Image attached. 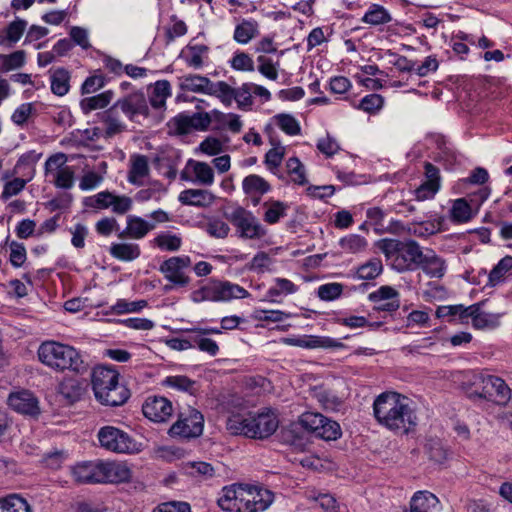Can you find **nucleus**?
Listing matches in <instances>:
<instances>
[{
	"mask_svg": "<svg viewBox=\"0 0 512 512\" xmlns=\"http://www.w3.org/2000/svg\"><path fill=\"white\" fill-rule=\"evenodd\" d=\"M376 420L390 430L408 432L416 426L417 417L409 399L396 392H384L373 403Z\"/></svg>",
	"mask_w": 512,
	"mask_h": 512,
	"instance_id": "obj_1",
	"label": "nucleus"
},
{
	"mask_svg": "<svg viewBox=\"0 0 512 512\" xmlns=\"http://www.w3.org/2000/svg\"><path fill=\"white\" fill-rule=\"evenodd\" d=\"M378 247L393 270L403 273L419 269L423 250L415 240L386 238L378 242Z\"/></svg>",
	"mask_w": 512,
	"mask_h": 512,
	"instance_id": "obj_2",
	"label": "nucleus"
},
{
	"mask_svg": "<svg viewBox=\"0 0 512 512\" xmlns=\"http://www.w3.org/2000/svg\"><path fill=\"white\" fill-rule=\"evenodd\" d=\"M95 398L106 406H121L130 397L129 390L119 383V373L112 367L97 366L92 372Z\"/></svg>",
	"mask_w": 512,
	"mask_h": 512,
	"instance_id": "obj_3",
	"label": "nucleus"
},
{
	"mask_svg": "<svg viewBox=\"0 0 512 512\" xmlns=\"http://www.w3.org/2000/svg\"><path fill=\"white\" fill-rule=\"evenodd\" d=\"M39 360L56 370L83 374L88 370L82 355L74 347L55 341H46L38 349Z\"/></svg>",
	"mask_w": 512,
	"mask_h": 512,
	"instance_id": "obj_4",
	"label": "nucleus"
},
{
	"mask_svg": "<svg viewBox=\"0 0 512 512\" xmlns=\"http://www.w3.org/2000/svg\"><path fill=\"white\" fill-rule=\"evenodd\" d=\"M249 292L238 284L229 281L210 280L199 289L191 293L193 302L203 301L225 302L232 299H242L249 296Z\"/></svg>",
	"mask_w": 512,
	"mask_h": 512,
	"instance_id": "obj_5",
	"label": "nucleus"
},
{
	"mask_svg": "<svg viewBox=\"0 0 512 512\" xmlns=\"http://www.w3.org/2000/svg\"><path fill=\"white\" fill-rule=\"evenodd\" d=\"M471 397H479L498 405H506L511 398V390L505 381L493 375H480L474 382Z\"/></svg>",
	"mask_w": 512,
	"mask_h": 512,
	"instance_id": "obj_6",
	"label": "nucleus"
},
{
	"mask_svg": "<svg viewBox=\"0 0 512 512\" xmlns=\"http://www.w3.org/2000/svg\"><path fill=\"white\" fill-rule=\"evenodd\" d=\"M204 416L195 408L187 407L179 412L177 421L169 428L171 437L184 439L197 438L202 435Z\"/></svg>",
	"mask_w": 512,
	"mask_h": 512,
	"instance_id": "obj_7",
	"label": "nucleus"
},
{
	"mask_svg": "<svg viewBox=\"0 0 512 512\" xmlns=\"http://www.w3.org/2000/svg\"><path fill=\"white\" fill-rule=\"evenodd\" d=\"M225 217L233 224L241 238L260 239L267 233L255 215L241 206L225 213Z\"/></svg>",
	"mask_w": 512,
	"mask_h": 512,
	"instance_id": "obj_8",
	"label": "nucleus"
},
{
	"mask_svg": "<svg viewBox=\"0 0 512 512\" xmlns=\"http://www.w3.org/2000/svg\"><path fill=\"white\" fill-rule=\"evenodd\" d=\"M101 447L115 453H133L138 450L135 440L126 432L113 426H104L98 431Z\"/></svg>",
	"mask_w": 512,
	"mask_h": 512,
	"instance_id": "obj_9",
	"label": "nucleus"
},
{
	"mask_svg": "<svg viewBox=\"0 0 512 512\" xmlns=\"http://www.w3.org/2000/svg\"><path fill=\"white\" fill-rule=\"evenodd\" d=\"M67 155L56 153L50 156L44 166L45 175L53 176V184L60 189H71L75 182V170L66 165Z\"/></svg>",
	"mask_w": 512,
	"mask_h": 512,
	"instance_id": "obj_10",
	"label": "nucleus"
},
{
	"mask_svg": "<svg viewBox=\"0 0 512 512\" xmlns=\"http://www.w3.org/2000/svg\"><path fill=\"white\" fill-rule=\"evenodd\" d=\"M246 496V485L232 484L222 488L217 503L226 512H247Z\"/></svg>",
	"mask_w": 512,
	"mask_h": 512,
	"instance_id": "obj_11",
	"label": "nucleus"
},
{
	"mask_svg": "<svg viewBox=\"0 0 512 512\" xmlns=\"http://www.w3.org/2000/svg\"><path fill=\"white\" fill-rule=\"evenodd\" d=\"M191 265L188 256H174L165 260L160 266V272L175 286L185 287L190 283V278L184 272Z\"/></svg>",
	"mask_w": 512,
	"mask_h": 512,
	"instance_id": "obj_12",
	"label": "nucleus"
},
{
	"mask_svg": "<svg viewBox=\"0 0 512 512\" xmlns=\"http://www.w3.org/2000/svg\"><path fill=\"white\" fill-rule=\"evenodd\" d=\"M248 437L254 439H264L271 436L278 428L279 422L277 416L272 412H262L258 414L249 413Z\"/></svg>",
	"mask_w": 512,
	"mask_h": 512,
	"instance_id": "obj_13",
	"label": "nucleus"
},
{
	"mask_svg": "<svg viewBox=\"0 0 512 512\" xmlns=\"http://www.w3.org/2000/svg\"><path fill=\"white\" fill-rule=\"evenodd\" d=\"M142 412L150 421L164 423L172 416L173 406L163 396H149L142 405Z\"/></svg>",
	"mask_w": 512,
	"mask_h": 512,
	"instance_id": "obj_14",
	"label": "nucleus"
},
{
	"mask_svg": "<svg viewBox=\"0 0 512 512\" xmlns=\"http://www.w3.org/2000/svg\"><path fill=\"white\" fill-rule=\"evenodd\" d=\"M114 105L132 121L138 116L147 117L149 115L146 97L141 92L131 93L117 100Z\"/></svg>",
	"mask_w": 512,
	"mask_h": 512,
	"instance_id": "obj_15",
	"label": "nucleus"
},
{
	"mask_svg": "<svg viewBox=\"0 0 512 512\" xmlns=\"http://www.w3.org/2000/svg\"><path fill=\"white\" fill-rule=\"evenodd\" d=\"M71 474L79 484L101 483V461L78 463L71 468Z\"/></svg>",
	"mask_w": 512,
	"mask_h": 512,
	"instance_id": "obj_16",
	"label": "nucleus"
},
{
	"mask_svg": "<svg viewBox=\"0 0 512 512\" xmlns=\"http://www.w3.org/2000/svg\"><path fill=\"white\" fill-rule=\"evenodd\" d=\"M247 512H262L266 510L274 500V494L262 487L246 486Z\"/></svg>",
	"mask_w": 512,
	"mask_h": 512,
	"instance_id": "obj_17",
	"label": "nucleus"
},
{
	"mask_svg": "<svg viewBox=\"0 0 512 512\" xmlns=\"http://www.w3.org/2000/svg\"><path fill=\"white\" fill-rule=\"evenodd\" d=\"M8 405L21 414L37 415L39 413L36 397L27 390L11 393L8 397Z\"/></svg>",
	"mask_w": 512,
	"mask_h": 512,
	"instance_id": "obj_18",
	"label": "nucleus"
},
{
	"mask_svg": "<svg viewBox=\"0 0 512 512\" xmlns=\"http://www.w3.org/2000/svg\"><path fill=\"white\" fill-rule=\"evenodd\" d=\"M101 483H122L130 480L132 473L126 463L101 461Z\"/></svg>",
	"mask_w": 512,
	"mask_h": 512,
	"instance_id": "obj_19",
	"label": "nucleus"
},
{
	"mask_svg": "<svg viewBox=\"0 0 512 512\" xmlns=\"http://www.w3.org/2000/svg\"><path fill=\"white\" fill-rule=\"evenodd\" d=\"M181 204L195 207H209L215 201L212 192L204 189H186L178 197Z\"/></svg>",
	"mask_w": 512,
	"mask_h": 512,
	"instance_id": "obj_20",
	"label": "nucleus"
},
{
	"mask_svg": "<svg viewBox=\"0 0 512 512\" xmlns=\"http://www.w3.org/2000/svg\"><path fill=\"white\" fill-rule=\"evenodd\" d=\"M419 268L431 278H442L445 274V260L439 257L433 250L423 251Z\"/></svg>",
	"mask_w": 512,
	"mask_h": 512,
	"instance_id": "obj_21",
	"label": "nucleus"
},
{
	"mask_svg": "<svg viewBox=\"0 0 512 512\" xmlns=\"http://www.w3.org/2000/svg\"><path fill=\"white\" fill-rule=\"evenodd\" d=\"M209 47L204 44H189L180 53L188 67L195 70L201 69L204 66L205 58H207Z\"/></svg>",
	"mask_w": 512,
	"mask_h": 512,
	"instance_id": "obj_22",
	"label": "nucleus"
},
{
	"mask_svg": "<svg viewBox=\"0 0 512 512\" xmlns=\"http://www.w3.org/2000/svg\"><path fill=\"white\" fill-rule=\"evenodd\" d=\"M27 25V21L21 18L10 22L6 28L0 30V45L13 47L22 37Z\"/></svg>",
	"mask_w": 512,
	"mask_h": 512,
	"instance_id": "obj_23",
	"label": "nucleus"
},
{
	"mask_svg": "<svg viewBox=\"0 0 512 512\" xmlns=\"http://www.w3.org/2000/svg\"><path fill=\"white\" fill-rule=\"evenodd\" d=\"M155 228V224L149 223L138 216H128L127 227L118 236L124 238L126 236L133 239H141L147 233Z\"/></svg>",
	"mask_w": 512,
	"mask_h": 512,
	"instance_id": "obj_24",
	"label": "nucleus"
},
{
	"mask_svg": "<svg viewBox=\"0 0 512 512\" xmlns=\"http://www.w3.org/2000/svg\"><path fill=\"white\" fill-rule=\"evenodd\" d=\"M212 81L205 76L189 74L179 78V87L183 91L208 94Z\"/></svg>",
	"mask_w": 512,
	"mask_h": 512,
	"instance_id": "obj_25",
	"label": "nucleus"
},
{
	"mask_svg": "<svg viewBox=\"0 0 512 512\" xmlns=\"http://www.w3.org/2000/svg\"><path fill=\"white\" fill-rule=\"evenodd\" d=\"M243 192L248 196H263L271 190L270 184L257 174H250L242 181Z\"/></svg>",
	"mask_w": 512,
	"mask_h": 512,
	"instance_id": "obj_26",
	"label": "nucleus"
},
{
	"mask_svg": "<svg viewBox=\"0 0 512 512\" xmlns=\"http://www.w3.org/2000/svg\"><path fill=\"white\" fill-rule=\"evenodd\" d=\"M438 498L428 491H418L410 502V511L431 512L438 505Z\"/></svg>",
	"mask_w": 512,
	"mask_h": 512,
	"instance_id": "obj_27",
	"label": "nucleus"
},
{
	"mask_svg": "<svg viewBox=\"0 0 512 512\" xmlns=\"http://www.w3.org/2000/svg\"><path fill=\"white\" fill-rule=\"evenodd\" d=\"M110 255L120 261H133L140 256V247L135 243H114L110 247Z\"/></svg>",
	"mask_w": 512,
	"mask_h": 512,
	"instance_id": "obj_28",
	"label": "nucleus"
},
{
	"mask_svg": "<svg viewBox=\"0 0 512 512\" xmlns=\"http://www.w3.org/2000/svg\"><path fill=\"white\" fill-rule=\"evenodd\" d=\"M51 91L57 96H64L70 89V73L65 68L51 70Z\"/></svg>",
	"mask_w": 512,
	"mask_h": 512,
	"instance_id": "obj_29",
	"label": "nucleus"
},
{
	"mask_svg": "<svg viewBox=\"0 0 512 512\" xmlns=\"http://www.w3.org/2000/svg\"><path fill=\"white\" fill-rule=\"evenodd\" d=\"M149 173L147 157L135 155L131 158V167L128 173V181L135 185L142 184V179Z\"/></svg>",
	"mask_w": 512,
	"mask_h": 512,
	"instance_id": "obj_30",
	"label": "nucleus"
},
{
	"mask_svg": "<svg viewBox=\"0 0 512 512\" xmlns=\"http://www.w3.org/2000/svg\"><path fill=\"white\" fill-rule=\"evenodd\" d=\"M258 34V23L255 20L243 19L235 27L233 39L239 44H247Z\"/></svg>",
	"mask_w": 512,
	"mask_h": 512,
	"instance_id": "obj_31",
	"label": "nucleus"
},
{
	"mask_svg": "<svg viewBox=\"0 0 512 512\" xmlns=\"http://www.w3.org/2000/svg\"><path fill=\"white\" fill-rule=\"evenodd\" d=\"M113 95L114 93L108 90L98 95L84 98L80 102L81 110L84 114H89L93 110L105 108L111 102Z\"/></svg>",
	"mask_w": 512,
	"mask_h": 512,
	"instance_id": "obj_32",
	"label": "nucleus"
},
{
	"mask_svg": "<svg viewBox=\"0 0 512 512\" xmlns=\"http://www.w3.org/2000/svg\"><path fill=\"white\" fill-rule=\"evenodd\" d=\"M171 95V86L167 80H159L154 84L153 90L149 96V102L155 109H161L165 106L167 98Z\"/></svg>",
	"mask_w": 512,
	"mask_h": 512,
	"instance_id": "obj_33",
	"label": "nucleus"
},
{
	"mask_svg": "<svg viewBox=\"0 0 512 512\" xmlns=\"http://www.w3.org/2000/svg\"><path fill=\"white\" fill-rule=\"evenodd\" d=\"M119 112L118 108L113 104L103 113V120L106 125L105 134L108 137L121 133L125 129V124L119 119Z\"/></svg>",
	"mask_w": 512,
	"mask_h": 512,
	"instance_id": "obj_34",
	"label": "nucleus"
},
{
	"mask_svg": "<svg viewBox=\"0 0 512 512\" xmlns=\"http://www.w3.org/2000/svg\"><path fill=\"white\" fill-rule=\"evenodd\" d=\"M163 385L179 391L188 392L191 395H195L198 391L196 381L184 375L168 376L163 380Z\"/></svg>",
	"mask_w": 512,
	"mask_h": 512,
	"instance_id": "obj_35",
	"label": "nucleus"
},
{
	"mask_svg": "<svg viewBox=\"0 0 512 512\" xmlns=\"http://www.w3.org/2000/svg\"><path fill=\"white\" fill-rule=\"evenodd\" d=\"M0 512H31L27 500L17 494L0 499Z\"/></svg>",
	"mask_w": 512,
	"mask_h": 512,
	"instance_id": "obj_36",
	"label": "nucleus"
},
{
	"mask_svg": "<svg viewBox=\"0 0 512 512\" xmlns=\"http://www.w3.org/2000/svg\"><path fill=\"white\" fill-rule=\"evenodd\" d=\"M362 22L370 25H381L392 20L390 13L381 5L373 4L362 17Z\"/></svg>",
	"mask_w": 512,
	"mask_h": 512,
	"instance_id": "obj_37",
	"label": "nucleus"
},
{
	"mask_svg": "<svg viewBox=\"0 0 512 512\" xmlns=\"http://www.w3.org/2000/svg\"><path fill=\"white\" fill-rule=\"evenodd\" d=\"M512 270V256L503 257L488 275V284L492 287L503 282L506 274Z\"/></svg>",
	"mask_w": 512,
	"mask_h": 512,
	"instance_id": "obj_38",
	"label": "nucleus"
},
{
	"mask_svg": "<svg viewBox=\"0 0 512 512\" xmlns=\"http://www.w3.org/2000/svg\"><path fill=\"white\" fill-rule=\"evenodd\" d=\"M264 206H267V210L264 213L263 219L268 224H276L281 218L286 216L288 204L274 200L265 202Z\"/></svg>",
	"mask_w": 512,
	"mask_h": 512,
	"instance_id": "obj_39",
	"label": "nucleus"
},
{
	"mask_svg": "<svg viewBox=\"0 0 512 512\" xmlns=\"http://www.w3.org/2000/svg\"><path fill=\"white\" fill-rule=\"evenodd\" d=\"M191 334V340L194 347H197L200 351L209 354L210 356H216L219 352V346L213 339L207 337L202 333H195L193 329L188 331Z\"/></svg>",
	"mask_w": 512,
	"mask_h": 512,
	"instance_id": "obj_40",
	"label": "nucleus"
},
{
	"mask_svg": "<svg viewBox=\"0 0 512 512\" xmlns=\"http://www.w3.org/2000/svg\"><path fill=\"white\" fill-rule=\"evenodd\" d=\"M249 425V414H232L226 422V428L231 434L246 437H248L247 429H249Z\"/></svg>",
	"mask_w": 512,
	"mask_h": 512,
	"instance_id": "obj_41",
	"label": "nucleus"
},
{
	"mask_svg": "<svg viewBox=\"0 0 512 512\" xmlns=\"http://www.w3.org/2000/svg\"><path fill=\"white\" fill-rule=\"evenodd\" d=\"M383 271V265L380 259L373 258L358 267L357 278L361 280H373Z\"/></svg>",
	"mask_w": 512,
	"mask_h": 512,
	"instance_id": "obj_42",
	"label": "nucleus"
},
{
	"mask_svg": "<svg viewBox=\"0 0 512 512\" xmlns=\"http://www.w3.org/2000/svg\"><path fill=\"white\" fill-rule=\"evenodd\" d=\"M430 460L436 463H443L448 459L449 450L439 439H429L425 445Z\"/></svg>",
	"mask_w": 512,
	"mask_h": 512,
	"instance_id": "obj_43",
	"label": "nucleus"
},
{
	"mask_svg": "<svg viewBox=\"0 0 512 512\" xmlns=\"http://www.w3.org/2000/svg\"><path fill=\"white\" fill-rule=\"evenodd\" d=\"M276 125L287 135L295 136L300 134L301 127L299 122L290 114L281 113L274 116Z\"/></svg>",
	"mask_w": 512,
	"mask_h": 512,
	"instance_id": "obj_44",
	"label": "nucleus"
},
{
	"mask_svg": "<svg viewBox=\"0 0 512 512\" xmlns=\"http://www.w3.org/2000/svg\"><path fill=\"white\" fill-rule=\"evenodd\" d=\"M209 95L219 98L221 102L227 106L231 105L235 97L234 88L224 81L212 82Z\"/></svg>",
	"mask_w": 512,
	"mask_h": 512,
	"instance_id": "obj_45",
	"label": "nucleus"
},
{
	"mask_svg": "<svg viewBox=\"0 0 512 512\" xmlns=\"http://www.w3.org/2000/svg\"><path fill=\"white\" fill-rule=\"evenodd\" d=\"M339 245L343 251L348 253H358L367 247V240L357 234H350L340 239Z\"/></svg>",
	"mask_w": 512,
	"mask_h": 512,
	"instance_id": "obj_46",
	"label": "nucleus"
},
{
	"mask_svg": "<svg viewBox=\"0 0 512 512\" xmlns=\"http://www.w3.org/2000/svg\"><path fill=\"white\" fill-rule=\"evenodd\" d=\"M326 419L327 417L320 413L305 412L300 416L299 423L305 430L313 433L316 436L318 433V428L322 427Z\"/></svg>",
	"mask_w": 512,
	"mask_h": 512,
	"instance_id": "obj_47",
	"label": "nucleus"
},
{
	"mask_svg": "<svg viewBox=\"0 0 512 512\" xmlns=\"http://www.w3.org/2000/svg\"><path fill=\"white\" fill-rule=\"evenodd\" d=\"M453 221L464 223L472 218V209L466 199L460 198L454 201L451 209Z\"/></svg>",
	"mask_w": 512,
	"mask_h": 512,
	"instance_id": "obj_48",
	"label": "nucleus"
},
{
	"mask_svg": "<svg viewBox=\"0 0 512 512\" xmlns=\"http://www.w3.org/2000/svg\"><path fill=\"white\" fill-rule=\"evenodd\" d=\"M146 306H147V301H145V300L128 302L125 299H119L116 302V304H114L113 306L110 307L109 313H114V314L120 315V314H124V313L139 312ZM106 314H108V312Z\"/></svg>",
	"mask_w": 512,
	"mask_h": 512,
	"instance_id": "obj_49",
	"label": "nucleus"
},
{
	"mask_svg": "<svg viewBox=\"0 0 512 512\" xmlns=\"http://www.w3.org/2000/svg\"><path fill=\"white\" fill-rule=\"evenodd\" d=\"M252 87L253 83H244L241 87L234 88V100L242 110L250 109L253 104Z\"/></svg>",
	"mask_w": 512,
	"mask_h": 512,
	"instance_id": "obj_50",
	"label": "nucleus"
},
{
	"mask_svg": "<svg viewBox=\"0 0 512 512\" xmlns=\"http://www.w3.org/2000/svg\"><path fill=\"white\" fill-rule=\"evenodd\" d=\"M340 425L329 418L325 420L322 427L318 428L316 437L321 438L325 441L337 440L341 436Z\"/></svg>",
	"mask_w": 512,
	"mask_h": 512,
	"instance_id": "obj_51",
	"label": "nucleus"
},
{
	"mask_svg": "<svg viewBox=\"0 0 512 512\" xmlns=\"http://www.w3.org/2000/svg\"><path fill=\"white\" fill-rule=\"evenodd\" d=\"M288 173L292 176L294 183L304 185L307 183L304 165L297 157H291L286 163Z\"/></svg>",
	"mask_w": 512,
	"mask_h": 512,
	"instance_id": "obj_52",
	"label": "nucleus"
},
{
	"mask_svg": "<svg viewBox=\"0 0 512 512\" xmlns=\"http://www.w3.org/2000/svg\"><path fill=\"white\" fill-rule=\"evenodd\" d=\"M258 62V71L260 74H262L264 77H266L269 80L275 81L278 79V62H273L272 59L264 56L259 55L257 57Z\"/></svg>",
	"mask_w": 512,
	"mask_h": 512,
	"instance_id": "obj_53",
	"label": "nucleus"
},
{
	"mask_svg": "<svg viewBox=\"0 0 512 512\" xmlns=\"http://www.w3.org/2000/svg\"><path fill=\"white\" fill-rule=\"evenodd\" d=\"M26 53L23 50H17L9 55H0L2 69L10 71L21 68L25 64Z\"/></svg>",
	"mask_w": 512,
	"mask_h": 512,
	"instance_id": "obj_54",
	"label": "nucleus"
},
{
	"mask_svg": "<svg viewBox=\"0 0 512 512\" xmlns=\"http://www.w3.org/2000/svg\"><path fill=\"white\" fill-rule=\"evenodd\" d=\"M276 286L271 287L268 292L267 296L271 298V301H275V297L281 295V294H292L297 291L296 285L291 282L290 280L286 278H276L275 279Z\"/></svg>",
	"mask_w": 512,
	"mask_h": 512,
	"instance_id": "obj_55",
	"label": "nucleus"
},
{
	"mask_svg": "<svg viewBox=\"0 0 512 512\" xmlns=\"http://www.w3.org/2000/svg\"><path fill=\"white\" fill-rule=\"evenodd\" d=\"M193 171L196 180L206 186H210L214 182V172L211 166L205 162H195Z\"/></svg>",
	"mask_w": 512,
	"mask_h": 512,
	"instance_id": "obj_56",
	"label": "nucleus"
},
{
	"mask_svg": "<svg viewBox=\"0 0 512 512\" xmlns=\"http://www.w3.org/2000/svg\"><path fill=\"white\" fill-rule=\"evenodd\" d=\"M343 292V285L341 283H327L318 287L317 295L321 300L333 301L339 298Z\"/></svg>",
	"mask_w": 512,
	"mask_h": 512,
	"instance_id": "obj_57",
	"label": "nucleus"
},
{
	"mask_svg": "<svg viewBox=\"0 0 512 512\" xmlns=\"http://www.w3.org/2000/svg\"><path fill=\"white\" fill-rule=\"evenodd\" d=\"M307 340H308V349H313V348H324V349H328V348H343L345 345L336 340V339H333L331 337H328V336H315V335H311V336H307Z\"/></svg>",
	"mask_w": 512,
	"mask_h": 512,
	"instance_id": "obj_58",
	"label": "nucleus"
},
{
	"mask_svg": "<svg viewBox=\"0 0 512 512\" xmlns=\"http://www.w3.org/2000/svg\"><path fill=\"white\" fill-rule=\"evenodd\" d=\"M155 244L165 251H177L181 247L182 240L177 235L162 233L154 239Z\"/></svg>",
	"mask_w": 512,
	"mask_h": 512,
	"instance_id": "obj_59",
	"label": "nucleus"
},
{
	"mask_svg": "<svg viewBox=\"0 0 512 512\" xmlns=\"http://www.w3.org/2000/svg\"><path fill=\"white\" fill-rule=\"evenodd\" d=\"M230 65L234 70L237 71H254V61L252 57L245 53L238 51L234 54L232 59L230 60Z\"/></svg>",
	"mask_w": 512,
	"mask_h": 512,
	"instance_id": "obj_60",
	"label": "nucleus"
},
{
	"mask_svg": "<svg viewBox=\"0 0 512 512\" xmlns=\"http://www.w3.org/2000/svg\"><path fill=\"white\" fill-rule=\"evenodd\" d=\"M399 292L388 285L381 286L376 291L369 294L368 298L373 303H380L383 301H392L399 298Z\"/></svg>",
	"mask_w": 512,
	"mask_h": 512,
	"instance_id": "obj_61",
	"label": "nucleus"
},
{
	"mask_svg": "<svg viewBox=\"0 0 512 512\" xmlns=\"http://www.w3.org/2000/svg\"><path fill=\"white\" fill-rule=\"evenodd\" d=\"M386 213L379 207H373L367 210V218L374 226L377 233H384L388 231V226L385 225Z\"/></svg>",
	"mask_w": 512,
	"mask_h": 512,
	"instance_id": "obj_62",
	"label": "nucleus"
},
{
	"mask_svg": "<svg viewBox=\"0 0 512 512\" xmlns=\"http://www.w3.org/2000/svg\"><path fill=\"white\" fill-rule=\"evenodd\" d=\"M383 104L384 99L382 96L379 94H369L362 98L358 108L368 113H375L382 108Z\"/></svg>",
	"mask_w": 512,
	"mask_h": 512,
	"instance_id": "obj_63",
	"label": "nucleus"
},
{
	"mask_svg": "<svg viewBox=\"0 0 512 512\" xmlns=\"http://www.w3.org/2000/svg\"><path fill=\"white\" fill-rule=\"evenodd\" d=\"M206 231L212 237L225 238L230 232V227L220 219H213L208 222Z\"/></svg>",
	"mask_w": 512,
	"mask_h": 512,
	"instance_id": "obj_64",
	"label": "nucleus"
}]
</instances>
